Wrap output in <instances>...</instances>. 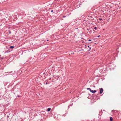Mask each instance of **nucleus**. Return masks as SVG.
<instances>
[{"mask_svg":"<svg viewBox=\"0 0 121 121\" xmlns=\"http://www.w3.org/2000/svg\"><path fill=\"white\" fill-rule=\"evenodd\" d=\"M91 40L89 39L88 40V41H91Z\"/></svg>","mask_w":121,"mask_h":121,"instance_id":"nucleus-9","label":"nucleus"},{"mask_svg":"<svg viewBox=\"0 0 121 121\" xmlns=\"http://www.w3.org/2000/svg\"><path fill=\"white\" fill-rule=\"evenodd\" d=\"M9 47L10 48H14V46H10Z\"/></svg>","mask_w":121,"mask_h":121,"instance_id":"nucleus-6","label":"nucleus"},{"mask_svg":"<svg viewBox=\"0 0 121 121\" xmlns=\"http://www.w3.org/2000/svg\"><path fill=\"white\" fill-rule=\"evenodd\" d=\"M53 10H51V12H53Z\"/></svg>","mask_w":121,"mask_h":121,"instance_id":"nucleus-14","label":"nucleus"},{"mask_svg":"<svg viewBox=\"0 0 121 121\" xmlns=\"http://www.w3.org/2000/svg\"><path fill=\"white\" fill-rule=\"evenodd\" d=\"M100 35H99V36H98V37H100Z\"/></svg>","mask_w":121,"mask_h":121,"instance_id":"nucleus-13","label":"nucleus"},{"mask_svg":"<svg viewBox=\"0 0 121 121\" xmlns=\"http://www.w3.org/2000/svg\"><path fill=\"white\" fill-rule=\"evenodd\" d=\"M110 121H113L112 118V117H110Z\"/></svg>","mask_w":121,"mask_h":121,"instance_id":"nucleus-3","label":"nucleus"},{"mask_svg":"<svg viewBox=\"0 0 121 121\" xmlns=\"http://www.w3.org/2000/svg\"><path fill=\"white\" fill-rule=\"evenodd\" d=\"M87 90H89L91 92V89L90 88H87Z\"/></svg>","mask_w":121,"mask_h":121,"instance_id":"nucleus-5","label":"nucleus"},{"mask_svg":"<svg viewBox=\"0 0 121 121\" xmlns=\"http://www.w3.org/2000/svg\"><path fill=\"white\" fill-rule=\"evenodd\" d=\"M66 17L65 16H63V17Z\"/></svg>","mask_w":121,"mask_h":121,"instance_id":"nucleus-10","label":"nucleus"},{"mask_svg":"<svg viewBox=\"0 0 121 121\" xmlns=\"http://www.w3.org/2000/svg\"><path fill=\"white\" fill-rule=\"evenodd\" d=\"M46 84H48L47 82H46Z\"/></svg>","mask_w":121,"mask_h":121,"instance_id":"nucleus-11","label":"nucleus"},{"mask_svg":"<svg viewBox=\"0 0 121 121\" xmlns=\"http://www.w3.org/2000/svg\"><path fill=\"white\" fill-rule=\"evenodd\" d=\"M94 29L95 30H96L97 29V27H94Z\"/></svg>","mask_w":121,"mask_h":121,"instance_id":"nucleus-8","label":"nucleus"},{"mask_svg":"<svg viewBox=\"0 0 121 121\" xmlns=\"http://www.w3.org/2000/svg\"><path fill=\"white\" fill-rule=\"evenodd\" d=\"M9 33L10 34L11 33L10 31H9Z\"/></svg>","mask_w":121,"mask_h":121,"instance_id":"nucleus-12","label":"nucleus"},{"mask_svg":"<svg viewBox=\"0 0 121 121\" xmlns=\"http://www.w3.org/2000/svg\"><path fill=\"white\" fill-rule=\"evenodd\" d=\"M51 109V108H49L47 109V111H49Z\"/></svg>","mask_w":121,"mask_h":121,"instance_id":"nucleus-4","label":"nucleus"},{"mask_svg":"<svg viewBox=\"0 0 121 121\" xmlns=\"http://www.w3.org/2000/svg\"><path fill=\"white\" fill-rule=\"evenodd\" d=\"M103 88H101L100 89V94L102 93L103 92Z\"/></svg>","mask_w":121,"mask_h":121,"instance_id":"nucleus-1","label":"nucleus"},{"mask_svg":"<svg viewBox=\"0 0 121 121\" xmlns=\"http://www.w3.org/2000/svg\"><path fill=\"white\" fill-rule=\"evenodd\" d=\"M91 92L92 93H94L96 92V90L93 91V90H91Z\"/></svg>","mask_w":121,"mask_h":121,"instance_id":"nucleus-2","label":"nucleus"},{"mask_svg":"<svg viewBox=\"0 0 121 121\" xmlns=\"http://www.w3.org/2000/svg\"><path fill=\"white\" fill-rule=\"evenodd\" d=\"M88 47L89 48V49L90 50L91 49V47H90L89 46H88Z\"/></svg>","mask_w":121,"mask_h":121,"instance_id":"nucleus-7","label":"nucleus"}]
</instances>
